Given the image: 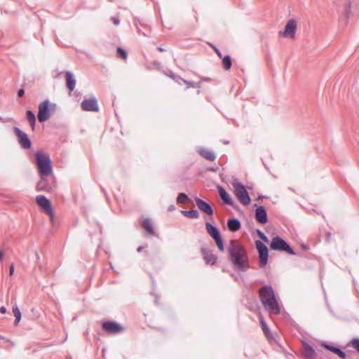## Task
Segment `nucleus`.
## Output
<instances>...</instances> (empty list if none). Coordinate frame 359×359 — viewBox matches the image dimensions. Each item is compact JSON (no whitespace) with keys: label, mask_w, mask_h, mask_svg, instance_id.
Segmentation results:
<instances>
[{"label":"nucleus","mask_w":359,"mask_h":359,"mask_svg":"<svg viewBox=\"0 0 359 359\" xmlns=\"http://www.w3.org/2000/svg\"><path fill=\"white\" fill-rule=\"evenodd\" d=\"M65 76L67 86L70 91H72L76 86V80L74 76L71 72H66Z\"/></svg>","instance_id":"nucleus-17"},{"label":"nucleus","mask_w":359,"mask_h":359,"mask_svg":"<svg viewBox=\"0 0 359 359\" xmlns=\"http://www.w3.org/2000/svg\"><path fill=\"white\" fill-rule=\"evenodd\" d=\"M270 247L274 250L285 251L290 255H294V252L289 245L279 237H275L273 238Z\"/></svg>","instance_id":"nucleus-6"},{"label":"nucleus","mask_w":359,"mask_h":359,"mask_svg":"<svg viewBox=\"0 0 359 359\" xmlns=\"http://www.w3.org/2000/svg\"><path fill=\"white\" fill-rule=\"evenodd\" d=\"M14 270H15L14 264H11V266H10V268H9V274H10V276H12L14 273Z\"/></svg>","instance_id":"nucleus-33"},{"label":"nucleus","mask_w":359,"mask_h":359,"mask_svg":"<svg viewBox=\"0 0 359 359\" xmlns=\"http://www.w3.org/2000/svg\"><path fill=\"white\" fill-rule=\"evenodd\" d=\"M352 346L359 352V339H354L352 340Z\"/></svg>","instance_id":"nucleus-32"},{"label":"nucleus","mask_w":359,"mask_h":359,"mask_svg":"<svg viewBox=\"0 0 359 359\" xmlns=\"http://www.w3.org/2000/svg\"><path fill=\"white\" fill-rule=\"evenodd\" d=\"M259 320L264 333L265 334L266 337L269 338L270 337L269 329L268 328L267 325L262 316L259 317Z\"/></svg>","instance_id":"nucleus-25"},{"label":"nucleus","mask_w":359,"mask_h":359,"mask_svg":"<svg viewBox=\"0 0 359 359\" xmlns=\"http://www.w3.org/2000/svg\"><path fill=\"white\" fill-rule=\"evenodd\" d=\"M4 258V251L0 249V261H2Z\"/></svg>","instance_id":"nucleus-37"},{"label":"nucleus","mask_w":359,"mask_h":359,"mask_svg":"<svg viewBox=\"0 0 359 359\" xmlns=\"http://www.w3.org/2000/svg\"><path fill=\"white\" fill-rule=\"evenodd\" d=\"M223 67L225 69H229L231 67V60L229 55L225 56L222 60Z\"/></svg>","instance_id":"nucleus-28"},{"label":"nucleus","mask_w":359,"mask_h":359,"mask_svg":"<svg viewBox=\"0 0 359 359\" xmlns=\"http://www.w3.org/2000/svg\"><path fill=\"white\" fill-rule=\"evenodd\" d=\"M227 226L231 231H236L241 228V222L237 219H230L227 222Z\"/></svg>","instance_id":"nucleus-18"},{"label":"nucleus","mask_w":359,"mask_h":359,"mask_svg":"<svg viewBox=\"0 0 359 359\" xmlns=\"http://www.w3.org/2000/svg\"><path fill=\"white\" fill-rule=\"evenodd\" d=\"M259 297L264 308L269 313L274 314L280 313V308L271 287L264 286L260 288Z\"/></svg>","instance_id":"nucleus-2"},{"label":"nucleus","mask_w":359,"mask_h":359,"mask_svg":"<svg viewBox=\"0 0 359 359\" xmlns=\"http://www.w3.org/2000/svg\"><path fill=\"white\" fill-rule=\"evenodd\" d=\"M27 121H29V123H30V125L32 126V128L34 129V124L36 122V118H35V115L34 114V113L32 111L28 110L27 111Z\"/></svg>","instance_id":"nucleus-26"},{"label":"nucleus","mask_w":359,"mask_h":359,"mask_svg":"<svg viewBox=\"0 0 359 359\" xmlns=\"http://www.w3.org/2000/svg\"><path fill=\"white\" fill-rule=\"evenodd\" d=\"M218 192L219 194L220 197L224 201L225 203L228 205H232V200L229 194L225 191L224 188L219 187L218 189Z\"/></svg>","instance_id":"nucleus-19"},{"label":"nucleus","mask_w":359,"mask_h":359,"mask_svg":"<svg viewBox=\"0 0 359 359\" xmlns=\"http://www.w3.org/2000/svg\"><path fill=\"white\" fill-rule=\"evenodd\" d=\"M0 121L5 123L6 122V121H5L4 119H3L1 116H0Z\"/></svg>","instance_id":"nucleus-45"},{"label":"nucleus","mask_w":359,"mask_h":359,"mask_svg":"<svg viewBox=\"0 0 359 359\" xmlns=\"http://www.w3.org/2000/svg\"><path fill=\"white\" fill-rule=\"evenodd\" d=\"M117 52H118L119 57H121V58H123L124 60H126L127 58V53L123 49H122L121 48H118Z\"/></svg>","instance_id":"nucleus-31"},{"label":"nucleus","mask_w":359,"mask_h":359,"mask_svg":"<svg viewBox=\"0 0 359 359\" xmlns=\"http://www.w3.org/2000/svg\"><path fill=\"white\" fill-rule=\"evenodd\" d=\"M45 176H41V180L37 184V189L39 191H46L48 190L47 182L44 178Z\"/></svg>","instance_id":"nucleus-24"},{"label":"nucleus","mask_w":359,"mask_h":359,"mask_svg":"<svg viewBox=\"0 0 359 359\" xmlns=\"http://www.w3.org/2000/svg\"><path fill=\"white\" fill-rule=\"evenodd\" d=\"M25 93V91L23 89H20L18 92V95L19 97H22Z\"/></svg>","instance_id":"nucleus-38"},{"label":"nucleus","mask_w":359,"mask_h":359,"mask_svg":"<svg viewBox=\"0 0 359 359\" xmlns=\"http://www.w3.org/2000/svg\"><path fill=\"white\" fill-rule=\"evenodd\" d=\"M297 28V22L294 19H290L287 21L285 25V29L283 32H280L279 35L282 36L284 38L287 39H294L295 33Z\"/></svg>","instance_id":"nucleus-8"},{"label":"nucleus","mask_w":359,"mask_h":359,"mask_svg":"<svg viewBox=\"0 0 359 359\" xmlns=\"http://www.w3.org/2000/svg\"><path fill=\"white\" fill-rule=\"evenodd\" d=\"M175 209V206L174 205H170L169 208H168V210H172Z\"/></svg>","instance_id":"nucleus-41"},{"label":"nucleus","mask_w":359,"mask_h":359,"mask_svg":"<svg viewBox=\"0 0 359 359\" xmlns=\"http://www.w3.org/2000/svg\"><path fill=\"white\" fill-rule=\"evenodd\" d=\"M340 351L341 350L339 348H337L334 353L338 355Z\"/></svg>","instance_id":"nucleus-40"},{"label":"nucleus","mask_w":359,"mask_h":359,"mask_svg":"<svg viewBox=\"0 0 359 359\" xmlns=\"http://www.w3.org/2000/svg\"><path fill=\"white\" fill-rule=\"evenodd\" d=\"M111 20L113 21V22L115 25H118L120 23V21L117 18L112 17Z\"/></svg>","instance_id":"nucleus-35"},{"label":"nucleus","mask_w":359,"mask_h":359,"mask_svg":"<svg viewBox=\"0 0 359 359\" xmlns=\"http://www.w3.org/2000/svg\"><path fill=\"white\" fill-rule=\"evenodd\" d=\"M181 213L188 218H198L199 216V213L196 210H182Z\"/></svg>","instance_id":"nucleus-22"},{"label":"nucleus","mask_w":359,"mask_h":359,"mask_svg":"<svg viewBox=\"0 0 359 359\" xmlns=\"http://www.w3.org/2000/svg\"><path fill=\"white\" fill-rule=\"evenodd\" d=\"M0 313H6V309L4 306H1L0 308Z\"/></svg>","instance_id":"nucleus-39"},{"label":"nucleus","mask_w":359,"mask_h":359,"mask_svg":"<svg viewBox=\"0 0 359 359\" xmlns=\"http://www.w3.org/2000/svg\"><path fill=\"white\" fill-rule=\"evenodd\" d=\"M324 346L329 351H332V352H334L335 349L337 348L335 347H333V346H329V345H324Z\"/></svg>","instance_id":"nucleus-34"},{"label":"nucleus","mask_w":359,"mask_h":359,"mask_svg":"<svg viewBox=\"0 0 359 359\" xmlns=\"http://www.w3.org/2000/svg\"><path fill=\"white\" fill-rule=\"evenodd\" d=\"M232 186L234 189L235 196L239 202L244 205H249L250 203V198L244 185L235 179L232 182Z\"/></svg>","instance_id":"nucleus-4"},{"label":"nucleus","mask_w":359,"mask_h":359,"mask_svg":"<svg viewBox=\"0 0 359 359\" xmlns=\"http://www.w3.org/2000/svg\"><path fill=\"white\" fill-rule=\"evenodd\" d=\"M13 312L15 318V324L17 325L21 319V313L17 305L13 307Z\"/></svg>","instance_id":"nucleus-27"},{"label":"nucleus","mask_w":359,"mask_h":359,"mask_svg":"<svg viewBox=\"0 0 359 359\" xmlns=\"http://www.w3.org/2000/svg\"><path fill=\"white\" fill-rule=\"evenodd\" d=\"M217 55H218L219 57H221V56H222V55H221V53H220V52H219V50H217Z\"/></svg>","instance_id":"nucleus-46"},{"label":"nucleus","mask_w":359,"mask_h":359,"mask_svg":"<svg viewBox=\"0 0 359 359\" xmlns=\"http://www.w3.org/2000/svg\"><path fill=\"white\" fill-rule=\"evenodd\" d=\"M205 229L208 233L215 240L218 249L223 252L224 250V248L219 230L208 222L205 223Z\"/></svg>","instance_id":"nucleus-5"},{"label":"nucleus","mask_w":359,"mask_h":359,"mask_svg":"<svg viewBox=\"0 0 359 359\" xmlns=\"http://www.w3.org/2000/svg\"><path fill=\"white\" fill-rule=\"evenodd\" d=\"M230 259L235 268L245 271L249 268L247 252L243 245L236 240H231L228 246Z\"/></svg>","instance_id":"nucleus-1"},{"label":"nucleus","mask_w":359,"mask_h":359,"mask_svg":"<svg viewBox=\"0 0 359 359\" xmlns=\"http://www.w3.org/2000/svg\"><path fill=\"white\" fill-rule=\"evenodd\" d=\"M338 356L340 357L341 358H345L346 355V353L344 351H340V352L339 353Z\"/></svg>","instance_id":"nucleus-36"},{"label":"nucleus","mask_w":359,"mask_h":359,"mask_svg":"<svg viewBox=\"0 0 359 359\" xmlns=\"http://www.w3.org/2000/svg\"><path fill=\"white\" fill-rule=\"evenodd\" d=\"M35 255H36V259H39V253L37 252H36Z\"/></svg>","instance_id":"nucleus-43"},{"label":"nucleus","mask_w":359,"mask_h":359,"mask_svg":"<svg viewBox=\"0 0 359 359\" xmlns=\"http://www.w3.org/2000/svg\"><path fill=\"white\" fill-rule=\"evenodd\" d=\"M202 254L206 264L213 265L216 263L217 257L212 251L207 249H202Z\"/></svg>","instance_id":"nucleus-16"},{"label":"nucleus","mask_w":359,"mask_h":359,"mask_svg":"<svg viewBox=\"0 0 359 359\" xmlns=\"http://www.w3.org/2000/svg\"><path fill=\"white\" fill-rule=\"evenodd\" d=\"M257 233L258 235V236L264 242V243H268L269 242V239L268 238L265 236V234L260 230L257 229Z\"/></svg>","instance_id":"nucleus-30"},{"label":"nucleus","mask_w":359,"mask_h":359,"mask_svg":"<svg viewBox=\"0 0 359 359\" xmlns=\"http://www.w3.org/2000/svg\"><path fill=\"white\" fill-rule=\"evenodd\" d=\"M143 248H143L142 246H140V247H139V248H137V251H138V252H141V251L143 250Z\"/></svg>","instance_id":"nucleus-42"},{"label":"nucleus","mask_w":359,"mask_h":359,"mask_svg":"<svg viewBox=\"0 0 359 359\" xmlns=\"http://www.w3.org/2000/svg\"><path fill=\"white\" fill-rule=\"evenodd\" d=\"M50 106L51 104L48 100H45L39 104L38 113L39 122L43 123L49 119L51 115Z\"/></svg>","instance_id":"nucleus-7"},{"label":"nucleus","mask_w":359,"mask_h":359,"mask_svg":"<svg viewBox=\"0 0 359 359\" xmlns=\"http://www.w3.org/2000/svg\"><path fill=\"white\" fill-rule=\"evenodd\" d=\"M256 247L259 252V262L260 264L264 266L266 265L268 257H269V251L267 247L262 243L259 241H257L256 243Z\"/></svg>","instance_id":"nucleus-10"},{"label":"nucleus","mask_w":359,"mask_h":359,"mask_svg":"<svg viewBox=\"0 0 359 359\" xmlns=\"http://www.w3.org/2000/svg\"><path fill=\"white\" fill-rule=\"evenodd\" d=\"M199 153L207 160L214 161L215 159V155L212 151L203 149H200Z\"/></svg>","instance_id":"nucleus-21"},{"label":"nucleus","mask_w":359,"mask_h":359,"mask_svg":"<svg viewBox=\"0 0 359 359\" xmlns=\"http://www.w3.org/2000/svg\"><path fill=\"white\" fill-rule=\"evenodd\" d=\"M36 201L43 210L50 216V221L53 222V213L50 201L43 196H36Z\"/></svg>","instance_id":"nucleus-9"},{"label":"nucleus","mask_w":359,"mask_h":359,"mask_svg":"<svg viewBox=\"0 0 359 359\" xmlns=\"http://www.w3.org/2000/svg\"><path fill=\"white\" fill-rule=\"evenodd\" d=\"M195 201L198 209L203 212L207 214L209 216H212L213 215L212 208L208 203L198 198H196Z\"/></svg>","instance_id":"nucleus-14"},{"label":"nucleus","mask_w":359,"mask_h":359,"mask_svg":"<svg viewBox=\"0 0 359 359\" xmlns=\"http://www.w3.org/2000/svg\"><path fill=\"white\" fill-rule=\"evenodd\" d=\"M158 50L159 51H161V52L164 51V49H163V48H161V47H158Z\"/></svg>","instance_id":"nucleus-44"},{"label":"nucleus","mask_w":359,"mask_h":359,"mask_svg":"<svg viewBox=\"0 0 359 359\" xmlns=\"http://www.w3.org/2000/svg\"><path fill=\"white\" fill-rule=\"evenodd\" d=\"M36 165L41 176L50 175L52 172L51 161L49 156L43 152L38 151L35 154Z\"/></svg>","instance_id":"nucleus-3"},{"label":"nucleus","mask_w":359,"mask_h":359,"mask_svg":"<svg viewBox=\"0 0 359 359\" xmlns=\"http://www.w3.org/2000/svg\"><path fill=\"white\" fill-rule=\"evenodd\" d=\"M302 354L307 359H313L316 356L315 351L308 345L304 347Z\"/></svg>","instance_id":"nucleus-20"},{"label":"nucleus","mask_w":359,"mask_h":359,"mask_svg":"<svg viewBox=\"0 0 359 359\" xmlns=\"http://www.w3.org/2000/svg\"><path fill=\"white\" fill-rule=\"evenodd\" d=\"M142 227L149 233L154 234V229L151 222L149 219L142 221Z\"/></svg>","instance_id":"nucleus-23"},{"label":"nucleus","mask_w":359,"mask_h":359,"mask_svg":"<svg viewBox=\"0 0 359 359\" xmlns=\"http://www.w3.org/2000/svg\"><path fill=\"white\" fill-rule=\"evenodd\" d=\"M188 200L189 198L184 193L180 194L177 198V201L179 203H186L188 201Z\"/></svg>","instance_id":"nucleus-29"},{"label":"nucleus","mask_w":359,"mask_h":359,"mask_svg":"<svg viewBox=\"0 0 359 359\" xmlns=\"http://www.w3.org/2000/svg\"><path fill=\"white\" fill-rule=\"evenodd\" d=\"M103 329L108 333L116 334L123 332V328L115 322H105L102 325Z\"/></svg>","instance_id":"nucleus-13"},{"label":"nucleus","mask_w":359,"mask_h":359,"mask_svg":"<svg viewBox=\"0 0 359 359\" xmlns=\"http://www.w3.org/2000/svg\"><path fill=\"white\" fill-rule=\"evenodd\" d=\"M81 109L83 111H98V105L97 102V100L95 97L84 100L81 102Z\"/></svg>","instance_id":"nucleus-12"},{"label":"nucleus","mask_w":359,"mask_h":359,"mask_svg":"<svg viewBox=\"0 0 359 359\" xmlns=\"http://www.w3.org/2000/svg\"><path fill=\"white\" fill-rule=\"evenodd\" d=\"M255 218L260 224H266L268 222L266 211L263 206H259L256 209Z\"/></svg>","instance_id":"nucleus-15"},{"label":"nucleus","mask_w":359,"mask_h":359,"mask_svg":"<svg viewBox=\"0 0 359 359\" xmlns=\"http://www.w3.org/2000/svg\"><path fill=\"white\" fill-rule=\"evenodd\" d=\"M14 132L18 137V142L21 147L24 149H29L31 147V141L29 140L27 135L20 130L18 128H14Z\"/></svg>","instance_id":"nucleus-11"}]
</instances>
